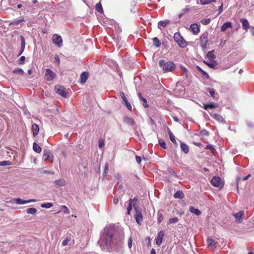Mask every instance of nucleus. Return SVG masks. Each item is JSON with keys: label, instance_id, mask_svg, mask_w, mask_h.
<instances>
[{"label": "nucleus", "instance_id": "1", "mask_svg": "<svg viewBox=\"0 0 254 254\" xmlns=\"http://www.w3.org/2000/svg\"><path fill=\"white\" fill-rule=\"evenodd\" d=\"M115 232V228L114 226L106 227L103 230L98 243L100 244V246L107 247H115L122 245L124 239V234L122 232L119 235L118 240L115 239L114 240L113 236Z\"/></svg>", "mask_w": 254, "mask_h": 254}, {"label": "nucleus", "instance_id": "2", "mask_svg": "<svg viewBox=\"0 0 254 254\" xmlns=\"http://www.w3.org/2000/svg\"><path fill=\"white\" fill-rule=\"evenodd\" d=\"M159 65L165 72L172 71L175 68V65L173 62L165 60H160Z\"/></svg>", "mask_w": 254, "mask_h": 254}, {"label": "nucleus", "instance_id": "3", "mask_svg": "<svg viewBox=\"0 0 254 254\" xmlns=\"http://www.w3.org/2000/svg\"><path fill=\"white\" fill-rule=\"evenodd\" d=\"M174 39L178 45L183 48L187 46V42L179 32L174 34Z\"/></svg>", "mask_w": 254, "mask_h": 254}, {"label": "nucleus", "instance_id": "4", "mask_svg": "<svg viewBox=\"0 0 254 254\" xmlns=\"http://www.w3.org/2000/svg\"><path fill=\"white\" fill-rule=\"evenodd\" d=\"M55 90L56 93L60 95L61 96L66 98L67 97L68 93L66 91L65 88L60 85H57L55 86Z\"/></svg>", "mask_w": 254, "mask_h": 254}, {"label": "nucleus", "instance_id": "5", "mask_svg": "<svg viewBox=\"0 0 254 254\" xmlns=\"http://www.w3.org/2000/svg\"><path fill=\"white\" fill-rule=\"evenodd\" d=\"M208 32H205L200 37V46L203 50L206 49L207 44L208 43Z\"/></svg>", "mask_w": 254, "mask_h": 254}, {"label": "nucleus", "instance_id": "6", "mask_svg": "<svg viewBox=\"0 0 254 254\" xmlns=\"http://www.w3.org/2000/svg\"><path fill=\"white\" fill-rule=\"evenodd\" d=\"M211 184L215 187L221 188L224 184L219 177L215 176L211 180Z\"/></svg>", "mask_w": 254, "mask_h": 254}, {"label": "nucleus", "instance_id": "7", "mask_svg": "<svg viewBox=\"0 0 254 254\" xmlns=\"http://www.w3.org/2000/svg\"><path fill=\"white\" fill-rule=\"evenodd\" d=\"M56 73L51 69L47 68L46 69L45 78L47 81H52L56 77Z\"/></svg>", "mask_w": 254, "mask_h": 254}, {"label": "nucleus", "instance_id": "8", "mask_svg": "<svg viewBox=\"0 0 254 254\" xmlns=\"http://www.w3.org/2000/svg\"><path fill=\"white\" fill-rule=\"evenodd\" d=\"M235 218V221L237 223H241L243 221L244 217V211L243 210L240 211L236 213L233 214Z\"/></svg>", "mask_w": 254, "mask_h": 254}, {"label": "nucleus", "instance_id": "9", "mask_svg": "<svg viewBox=\"0 0 254 254\" xmlns=\"http://www.w3.org/2000/svg\"><path fill=\"white\" fill-rule=\"evenodd\" d=\"M138 199L136 197H134L133 199H129L128 206L127 208V214L130 215V211L132 209V206L134 208L135 207V204L137 201Z\"/></svg>", "mask_w": 254, "mask_h": 254}, {"label": "nucleus", "instance_id": "10", "mask_svg": "<svg viewBox=\"0 0 254 254\" xmlns=\"http://www.w3.org/2000/svg\"><path fill=\"white\" fill-rule=\"evenodd\" d=\"M53 42L56 44L59 47H61L62 46L63 40L61 36L55 34L53 36Z\"/></svg>", "mask_w": 254, "mask_h": 254}, {"label": "nucleus", "instance_id": "11", "mask_svg": "<svg viewBox=\"0 0 254 254\" xmlns=\"http://www.w3.org/2000/svg\"><path fill=\"white\" fill-rule=\"evenodd\" d=\"M134 210L135 211L134 218L136 222L138 224H140V222L143 220L141 211L140 210H138L136 207H134Z\"/></svg>", "mask_w": 254, "mask_h": 254}, {"label": "nucleus", "instance_id": "12", "mask_svg": "<svg viewBox=\"0 0 254 254\" xmlns=\"http://www.w3.org/2000/svg\"><path fill=\"white\" fill-rule=\"evenodd\" d=\"M164 235V232L163 231H161L158 233L157 236L155 239L156 243L158 246H160L162 243Z\"/></svg>", "mask_w": 254, "mask_h": 254}, {"label": "nucleus", "instance_id": "13", "mask_svg": "<svg viewBox=\"0 0 254 254\" xmlns=\"http://www.w3.org/2000/svg\"><path fill=\"white\" fill-rule=\"evenodd\" d=\"M89 75V73L88 72L84 71L82 72L80 76V83L82 84H84L88 78Z\"/></svg>", "mask_w": 254, "mask_h": 254}, {"label": "nucleus", "instance_id": "14", "mask_svg": "<svg viewBox=\"0 0 254 254\" xmlns=\"http://www.w3.org/2000/svg\"><path fill=\"white\" fill-rule=\"evenodd\" d=\"M218 107V104L214 102H211L208 104H203V109L205 110H207L209 109H215Z\"/></svg>", "mask_w": 254, "mask_h": 254}, {"label": "nucleus", "instance_id": "15", "mask_svg": "<svg viewBox=\"0 0 254 254\" xmlns=\"http://www.w3.org/2000/svg\"><path fill=\"white\" fill-rule=\"evenodd\" d=\"M190 28L193 33L195 35L197 34L200 31L199 26L196 23H193L191 24Z\"/></svg>", "mask_w": 254, "mask_h": 254}, {"label": "nucleus", "instance_id": "16", "mask_svg": "<svg viewBox=\"0 0 254 254\" xmlns=\"http://www.w3.org/2000/svg\"><path fill=\"white\" fill-rule=\"evenodd\" d=\"M240 21L242 24V28L243 29L247 30L248 28H250L251 27L249 25V21L247 19L241 18Z\"/></svg>", "mask_w": 254, "mask_h": 254}, {"label": "nucleus", "instance_id": "17", "mask_svg": "<svg viewBox=\"0 0 254 254\" xmlns=\"http://www.w3.org/2000/svg\"><path fill=\"white\" fill-rule=\"evenodd\" d=\"M121 97L127 107V108L129 110V111H131V109H132V107H131V106L130 105V104L128 102L127 98L125 96V95L124 94V92H122L121 94Z\"/></svg>", "mask_w": 254, "mask_h": 254}, {"label": "nucleus", "instance_id": "18", "mask_svg": "<svg viewBox=\"0 0 254 254\" xmlns=\"http://www.w3.org/2000/svg\"><path fill=\"white\" fill-rule=\"evenodd\" d=\"M203 62L206 64L208 66L211 68H216L217 66L218 65L217 63L215 61H212L210 62H207L205 61H203Z\"/></svg>", "mask_w": 254, "mask_h": 254}, {"label": "nucleus", "instance_id": "19", "mask_svg": "<svg viewBox=\"0 0 254 254\" xmlns=\"http://www.w3.org/2000/svg\"><path fill=\"white\" fill-rule=\"evenodd\" d=\"M168 132L169 135V137L171 141L176 146H177L178 144L176 140V138L175 135L173 134V133L172 132V131L170 130V129L168 128Z\"/></svg>", "mask_w": 254, "mask_h": 254}, {"label": "nucleus", "instance_id": "20", "mask_svg": "<svg viewBox=\"0 0 254 254\" xmlns=\"http://www.w3.org/2000/svg\"><path fill=\"white\" fill-rule=\"evenodd\" d=\"M232 24L231 22H225L221 27V31L225 32L228 28H231Z\"/></svg>", "mask_w": 254, "mask_h": 254}, {"label": "nucleus", "instance_id": "21", "mask_svg": "<svg viewBox=\"0 0 254 254\" xmlns=\"http://www.w3.org/2000/svg\"><path fill=\"white\" fill-rule=\"evenodd\" d=\"M32 128L33 130V135L35 137L38 134L39 131V127L37 124H34L32 125Z\"/></svg>", "mask_w": 254, "mask_h": 254}, {"label": "nucleus", "instance_id": "22", "mask_svg": "<svg viewBox=\"0 0 254 254\" xmlns=\"http://www.w3.org/2000/svg\"><path fill=\"white\" fill-rule=\"evenodd\" d=\"M123 121L124 122L130 126H133L135 124L134 121L132 119L127 116L124 118Z\"/></svg>", "mask_w": 254, "mask_h": 254}, {"label": "nucleus", "instance_id": "23", "mask_svg": "<svg viewBox=\"0 0 254 254\" xmlns=\"http://www.w3.org/2000/svg\"><path fill=\"white\" fill-rule=\"evenodd\" d=\"M189 211L191 213H194L197 216H199L201 214V211L198 209L195 208L192 206H191L189 207Z\"/></svg>", "mask_w": 254, "mask_h": 254}, {"label": "nucleus", "instance_id": "24", "mask_svg": "<svg viewBox=\"0 0 254 254\" xmlns=\"http://www.w3.org/2000/svg\"><path fill=\"white\" fill-rule=\"evenodd\" d=\"M170 23L169 20H165L164 21H160L158 23V27L159 29H161L162 27H165L167 24Z\"/></svg>", "mask_w": 254, "mask_h": 254}, {"label": "nucleus", "instance_id": "25", "mask_svg": "<svg viewBox=\"0 0 254 254\" xmlns=\"http://www.w3.org/2000/svg\"><path fill=\"white\" fill-rule=\"evenodd\" d=\"M71 240L73 241V240L72 239L71 236H67L65 239L62 242V246H65L66 245H71L70 243Z\"/></svg>", "mask_w": 254, "mask_h": 254}, {"label": "nucleus", "instance_id": "26", "mask_svg": "<svg viewBox=\"0 0 254 254\" xmlns=\"http://www.w3.org/2000/svg\"><path fill=\"white\" fill-rule=\"evenodd\" d=\"M54 183L56 186H58L59 187H61L65 185L66 181L64 179H61L55 181Z\"/></svg>", "mask_w": 254, "mask_h": 254}, {"label": "nucleus", "instance_id": "27", "mask_svg": "<svg viewBox=\"0 0 254 254\" xmlns=\"http://www.w3.org/2000/svg\"><path fill=\"white\" fill-rule=\"evenodd\" d=\"M212 118L215 120L221 122V123H225V121L223 118V117L220 115L214 114L212 115Z\"/></svg>", "mask_w": 254, "mask_h": 254}, {"label": "nucleus", "instance_id": "28", "mask_svg": "<svg viewBox=\"0 0 254 254\" xmlns=\"http://www.w3.org/2000/svg\"><path fill=\"white\" fill-rule=\"evenodd\" d=\"M196 70L200 72L201 74L206 79H208L209 78V75L204 70H203L200 66H196Z\"/></svg>", "mask_w": 254, "mask_h": 254}, {"label": "nucleus", "instance_id": "29", "mask_svg": "<svg viewBox=\"0 0 254 254\" xmlns=\"http://www.w3.org/2000/svg\"><path fill=\"white\" fill-rule=\"evenodd\" d=\"M207 243L208 247H211L212 248H216V243L213 239L211 238H208L207 239Z\"/></svg>", "mask_w": 254, "mask_h": 254}, {"label": "nucleus", "instance_id": "30", "mask_svg": "<svg viewBox=\"0 0 254 254\" xmlns=\"http://www.w3.org/2000/svg\"><path fill=\"white\" fill-rule=\"evenodd\" d=\"M52 157H53V155L51 153V152L49 150L45 149L44 150L43 158H45V160Z\"/></svg>", "mask_w": 254, "mask_h": 254}, {"label": "nucleus", "instance_id": "31", "mask_svg": "<svg viewBox=\"0 0 254 254\" xmlns=\"http://www.w3.org/2000/svg\"><path fill=\"white\" fill-rule=\"evenodd\" d=\"M181 148L182 151L187 154L189 152V148L188 146L185 143H181Z\"/></svg>", "mask_w": 254, "mask_h": 254}, {"label": "nucleus", "instance_id": "32", "mask_svg": "<svg viewBox=\"0 0 254 254\" xmlns=\"http://www.w3.org/2000/svg\"><path fill=\"white\" fill-rule=\"evenodd\" d=\"M138 97L139 98L140 100L142 101L143 103V106L145 107V108H147L149 107V105L147 103V100L145 98H143L142 96V95H141V93H138Z\"/></svg>", "mask_w": 254, "mask_h": 254}, {"label": "nucleus", "instance_id": "33", "mask_svg": "<svg viewBox=\"0 0 254 254\" xmlns=\"http://www.w3.org/2000/svg\"><path fill=\"white\" fill-rule=\"evenodd\" d=\"M174 197L176 198L182 199L184 197V194L182 191L178 190L174 194Z\"/></svg>", "mask_w": 254, "mask_h": 254}, {"label": "nucleus", "instance_id": "34", "mask_svg": "<svg viewBox=\"0 0 254 254\" xmlns=\"http://www.w3.org/2000/svg\"><path fill=\"white\" fill-rule=\"evenodd\" d=\"M33 149L36 153H40L42 151V149L40 146L36 142H34L33 144Z\"/></svg>", "mask_w": 254, "mask_h": 254}, {"label": "nucleus", "instance_id": "35", "mask_svg": "<svg viewBox=\"0 0 254 254\" xmlns=\"http://www.w3.org/2000/svg\"><path fill=\"white\" fill-rule=\"evenodd\" d=\"M213 53L214 51H209L206 55L207 58L209 60H214L216 57Z\"/></svg>", "mask_w": 254, "mask_h": 254}, {"label": "nucleus", "instance_id": "36", "mask_svg": "<svg viewBox=\"0 0 254 254\" xmlns=\"http://www.w3.org/2000/svg\"><path fill=\"white\" fill-rule=\"evenodd\" d=\"M96 10L99 13H103V9L101 2H98L96 4Z\"/></svg>", "mask_w": 254, "mask_h": 254}, {"label": "nucleus", "instance_id": "37", "mask_svg": "<svg viewBox=\"0 0 254 254\" xmlns=\"http://www.w3.org/2000/svg\"><path fill=\"white\" fill-rule=\"evenodd\" d=\"M13 73L14 74H18L20 75H23L24 73L23 70L19 67H17L13 70Z\"/></svg>", "mask_w": 254, "mask_h": 254}, {"label": "nucleus", "instance_id": "38", "mask_svg": "<svg viewBox=\"0 0 254 254\" xmlns=\"http://www.w3.org/2000/svg\"><path fill=\"white\" fill-rule=\"evenodd\" d=\"M37 210L35 208L31 207L26 209V212L27 214H30L34 215L36 213Z\"/></svg>", "mask_w": 254, "mask_h": 254}, {"label": "nucleus", "instance_id": "39", "mask_svg": "<svg viewBox=\"0 0 254 254\" xmlns=\"http://www.w3.org/2000/svg\"><path fill=\"white\" fill-rule=\"evenodd\" d=\"M153 45L157 48L159 47L161 45V42L157 37L153 38Z\"/></svg>", "mask_w": 254, "mask_h": 254}, {"label": "nucleus", "instance_id": "40", "mask_svg": "<svg viewBox=\"0 0 254 254\" xmlns=\"http://www.w3.org/2000/svg\"><path fill=\"white\" fill-rule=\"evenodd\" d=\"M178 221H179L178 218L173 217V218H170L169 220V221H168L167 224L168 225V224H175V223H177Z\"/></svg>", "mask_w": 254, "mask_h": 254}, {"label": "nucleus", "instance_id": "41", "mask_svg": "<svg viewBox=\"0 0 254 254\" xmlns=\"http://www.w3.org/2000/svg\"><path fill=\"white\" fill-rule=\"evenodd\" d=\"M23 21H24V19L23 18L21 19H19V20H14L13 21H12L9 23V25H18L19 23H20L21 22H23Z\"/></svg>", "mask_w": 254, "mask_h": 254}, {"label": "nucleus", "instance_id": "42", "mask_svg": "<svg viewBox=\"0 0 254 254\" xmlns=\"http://www.w3.org/2000/svg\"><path fill=\"white\" fill-rule=\"evenodd\" d=\"M15 202L16 203L19 204H24L27 203V200H23L20 198H16Z\"/></svg>", "mask_w": 254, "mask_h": 254}, {"label": "nucleus", "instance_id": "43", "mask_svg": "<svg viewBox=\"0 0 254 254\" xmlns=\"http://www.w3.org/2000/svg\"><path fill=\"white\" fill-rule=\"evenodd\" d=\"M53 206V203L48 202L47 203H43L41 205V206L42 208H50L52 207Z\"/></svg>", "mask_w": 254, "mask_h": 254}, {"label": "nucleus", "instance_id": "44", "mask_svg": "<svg viewBox=\"0 0 254 254\" xmlns=\"http://www.w3.org/2000/svg\"><path fill=\"white\" fill-rule=\"evenodd\" d=\"M166 173L171 174V175H173L174 177H177L176 173L174 171L173 169L171 167H168L167 168Z\"/></svg>", "mask_w": 254, "mask_h": 254}, {"label": "nucleus", "instance_id": "45", "mask_svg": "<svg viewBox=\"0 0 254 254\" xmlns=\"http://www.w3.org/2000/svg\"><path fill=\"white\" fill-rule=\"evenodd\" d=\"M11 162L9 161H3L0 162V166H5L10 165Z\"/></svg>", "mask_w": 254, "mask_h": 254}, {"label": "nucleus", "instance_id": "46", "mask_svg": "<svg viewBox=\"0 0 254 254\" xmlns=\"http://www.w3.org/2000/svg\"><path fill=\"white\" fill-rule=\"evenodd\" d=\"M159 145L161 147H162L163 149H166L167 148V146L166 145L165 142L162 139L159 140Z\"/></svg>", "mask_w": 254, "mask_h": 254}, {"label": "nucleus", "instance_id": "47", "mask_svg": "<svg viewBox=\"0 0 254 254\" xmlns=\"http://www.w3.org/2000/svg\"><path fill=\"white\" fill-rule=\"evenodd\" d=\"M211 21V19L210 18H206V19H203L201 20V23L202 24L204 25H206L208 24Z\"/></svg>", "mask_w": 254, "mask_h": 254}, {"label": "nucleus", "instance_id": "48", "mask_svg": "<svg viewBox=\"0 0 254 254\" xmlns=\"http://www.w3.org/2000/svg\"><path fill=\"white\" fill-rule=\"evenodd\" d=\"M216 0H200L201 4H207L211 2L216 1Z\"/></svg>", "mask_w": 254, "mask_h": 254}, {"label": "nucleus", "instance_id": "49", "mask_svg": "<svg viewBox=\"0 0 254 254\" xmlns=\"http://www.w3.org/2000/svg\"><path fill=\"white\" fill-rule=\"evenodd\" d=\"M64 214H68L70 213L69 209L65 205H62L61 206Z\"/></svg>", "mask_w": 254, "mask_h": 254}, {"label": "nucleus", "instance_id": "50", "mask_svg": "<svg viewBox=\"0 0 254 254\" xmlns=\"http://www.w3.org/2000/svg\"><path fill=\"white\" fill-rule=\"evenodd\" d=\"M20 40H21V48H25V40L23 36H20Z\"/></svg>", "mask_w": 254, "mask_h": 254}, {"label": "nucleus", "instance_id": "51", "mask_svg": "<svg viewBox=\"0 0 254 254\" xmlns=\"http://www.w3.org/2000/svg\"><path fill=\"white\" fill-rule=\"evenodd\" d=\"M163 220V214L162 213H160V211H159L158 213V223H160Z\"/></svg>", "mask_w": 254, "mask_h": 254}, {"label": "nucleus", "instance_id": "52", "mask_svg": "<svg viewBox=\"0 0 254 254\" xmlns=\"http://www.w3.org/2000/svg\"><path fill=\"white\" fill-rule=\"evenodd\" d=\"M200 134L202 136H208L209 132L206 129H203L200 131Z\"/></svg>", "mask_w": 254, "mask_h": 254}, {"label": "nucleus", "instance_id": "53", "mask_svg": "<svg viewBox=\"0 0 254 254\" xmlns=\"http://www.w3.org/2000/svg\"><path fill=\"white\" fill-rule=\"evenodd\" d=\"M108 166H109L108 164L106 163V164L105 165L104 171L103 174L104 177H106L108 174Z\"/></svg>", "mask_w": 254, "mask_h": 254}, {"label": "nucleus", "instance_id": "54", "mask_svg": "<svg viewBox=\"0 0 254 254\" xmlns=\"http://www.w3.org/2000/svg\"><path fill=\"white\" fill-rule=\"evenodd\" d=\"M25 60V57L24 56H21L20 58V59L18 60V64H24Z\"/></svg>", "mask_w": 254, "mask_h": 254}, {"label": "nucleus", "instance_id": "55", "mask_svg": "<svg viewBox=\"0 0 254 254\" xmlns=\"http://www.w3.org/2000/svg\"><path fill=\"white\" fill-rule=\"evenodd\" d=\"M207 91L209 92V93L210 95H211V96H212V97L214 96V95L215 94V91L214 89H210V88H208Z\"/></svg>", "mask_w": 254, "mask_h": 254}, {"label": "nucleus", "instance_id": "56", "mask_svg": "<svg viewBox=\"0 0 254 254\" xmlns=\"http://www.w3.org/2000/svg\"><path fill=\"white\" fill-rule=\"evenodd\" d=\"M248 126L250 128H253L254 127V124L250 121L247 122Z\"/></svg>", "mask_w": 254, "mask_h": 254}, {"label": "nucleus", "instance_id": "57", "mask_svg": "<svg viewBox=\"0 0 254 254\" xmlns=\"http://www.w3.org/2000/svg\"><path fill=\"white\" fill-rule=\"evenodd\" d=\"M43 173L47 174H50V175H53L54 174V172H53L51 171H49V170H44V171H43Z\"/></svg>", "mask_w": 254, "mask_h": 254}, {"label": "nucleus", "instance_id": "58", "mask_svg": "<svg viewBox=\"0 0 254 254\" xmlns=\"http://www.w3.org/2000/svg\"><path fill=\"white\" fill-rule=\"evenodd\" d=\"M206 149H211V151H212L213 150H215V149L213 147V146L212 145H211V144H208L206 147Z\"/></svg>", "mask_w": 254, "mask_h": 254}, {"label": "nucleus", "instance_id": "59", "mask_svg": "<svg viewBox=\"0 0 254 254\" xmlns=\"http://www.w3.org/2000/svg\"><path fill=\"white\" fill-rule=\"evenodd\" d=\"M135 159H136V162L138 163V164H140L141 163V158L138 156H135Z\"/></svg>", "mask_w": 254, "mask_h": 254}, {"label": "nucleus", "instance_id": "60", "mask_svg": "<svg viewBox=\"0 0 254 254\" xmlns=\"http://www.w3.org/2000/svg\"><path fill=\"white\" fill-rule=\"evenodd\" d=\"M223 8V3H222L221 5L219 7V14L222 12Z\"/></svg>", "mask_w": 254, "mask_h": 254}, {"label": "nucleus", "instance_id": "61", "mask_svg": "<svg viewBox=\"0 0 254 254\" xmlns=\"http://www.w3.org/2000/svg\"><path fill=\"white\" fill-rule=\"evenodd\" d=\"M104 145V143L103 141H99V147L102 148Z\"/></svg>", "mask_w": 254, "mask_h": 254}, {"label": "nucleus", "instance_id": "62", "mask_svg": "<svg viewBox=\"0 0 254 254\" xmlns=\"http://www.w3.org/2000/svg\"><path fill=\"white\" fill-rule=\"evenodd\" d=\"M119 202V199L118 197H115L113 199V202L115 204H117Z\"/></svg>", "mask_w": 254, "mask_h": 254}, {"label": "nucleus", "instance_id": "63", "mask_svg": "<svg viewBox=\"0 0 254 254\" xmlns=\"http://www.w3.org/2000/svg\"><path fill=\"white\" fill-rule=\"evenodd\" d=\"M128 246L129 248H130L132 246V240L131 238H129V239L128 241Z\"/></svg>", "mask_w": 254, "mask_h": 254}, {"label": "nucleus", "instance_id": "64", "mask_svg": "<svg viewBox=\"0 0 254 254\" xmlns=\"http://www.w3.org/2000/svg\"><path fill=\"white\" fill-rule=\"evenodd\" d=\"M250 31L252 34L254 36V27L251 26L250 27Z\"/></svg>", "mask_w": 254, "mask_h": 254}]
</instances>
